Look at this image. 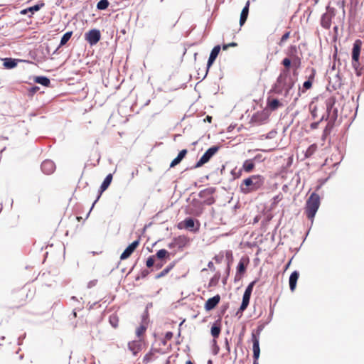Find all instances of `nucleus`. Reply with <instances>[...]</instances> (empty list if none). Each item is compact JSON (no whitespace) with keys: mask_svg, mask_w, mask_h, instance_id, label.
<instances>
[{"mask_svg":"<svg viewBox=\"0 0 364 364\" xmlns=\"http://www.w3.org/2000/svg\"><path fill=\"white\" fill-rule=\"evenodd\" d=\"M294 85V81L289 74V70H284L277 77L273 90L277 94H282L284 92V96H287Z\"/></svg>","mask_w":364,"mask_h":364,"instance_id":"f257e3e1","label":"nucleus"},{"mask_svg":"<svg viewBox=\"0 0 364 364\" xmlns=\"http://www.w3.org/2000/svg\"><path fill=\"white\" fill-rule=\"evenodd\" d=\"M264 183V176L257 174L252 175L244 179L240 185V190L244 194H248L260 189Z\"/></svg>","mask_w":364,"mask_h":364,"instance_id":"f03ea898","label":"nucleus"},{"mask_svg":"<svg viewBox=\"0 0 364 364\" xmlns=\"http://www.w3.org/2000/svg\"><path fill=\"white\" fill-rule=\"evenodd\" d=\"M320 206V197L318 194L313 193L306 200L305 213L306 217L311 221Z\"/></svg>","mask_w":364,"mask_h":364,"instance_id":"7ed1b4c3","label":"nucleus"},{"mask_svg":"<svg viewBox=\"0 0 364 364\" xmlns=\"http://www.w3.org/2000/svg\"><path fill=\"white\" fill-rule=\"evenodd\" d=\"M262 328H258L256 331L252 332V350H253V358L254 362H258V359L260 355V348H259V335L261 333Z\"/></svg>","mask_w":364,"mask_h":364,"instance_id":"20e7f679","label":"nucleus"},{"mask_svg":"<svg viewBox=\"0 0 364 364\" xmlns=\"http://www.w3.org/2000/svg\"><path fill=\"white\" fill-rule=\"evenodd\" d=\"M218 149L219 147L216 146H213L209 148L196 163V167H200L205 163L208 162L213 156H214L218 152Z\"/></svg>","mask_w":364,"mask_h":364,"instance_id":"39448f33","label":"nucleus"},{"mask_svg":"<svg viewBox=\"0 0 364 364\" xmlns=\"http://www.w3.org/2000/svg\"><path fill=\"white\" fill-rule=\"evenodd\" d=\"M362 46V41L359 39L356 40L353 44L352 50V65L357 68L359 65V56Z\"/></svg>","mask_w":364,"mask_h":364,"instance_id":"423d86ee","label":"nucleus"},{"mask_svg":"<svg viewBox=\"0 0 364 364\" xmlns=\"http://www.w3.org/2000/svg\"><path fill=\"white\" fill-rule=\"evenodd\" d=\"M101 38L100 31L97 29H92L85 34V39L87 41V43L94 46L97 44Z\"/></svg>","mask_w":364,"mask_h":364,"instance_id":"0eeeda50","label":"nucleus"},{"mask_svg":"<svg viewBox=\"0 0 364 364\" xmlns=\"http://www.w3.org/2000/svg\"><path fill=\"white\" fill-rule=\"evenodd\" d=\"M144 346V338H140L128 343V348L134 355H136L143 349Z\"/></svg>","mask_w":364,"mask_h":364,"instance_id":"6e6552de","label":"nucleus"},{"mask_svg":"<svg viewBox=\"0 0 364 364\" xmlns=\"http://www.w3.org/2000/svg\"><path fill=\"white\" fill-rule=\"evenodd\" d=\"M139 245V240H135L132 242L129 246L124 250V251L122 253L120 256L121 260H124L129 258L132 254L134 252V250Z\"/></svg>","mask_w":364,"mask_h":364,"instance_id":"1a4fd4ad","label":"nucleus"},{"mask_svg":"<svg viewBox=\"0 0 364 364\" xmlns=\"http://www.w3.org/2000/svg\"><path fill=\"white\" fill-rule=\"evenodd\" d=\"M220 301V296L219 294H217L213 297L208 299L205 304V309L206 311L213 310L219 304Z\"/></svg>","mask_w":364,"mask_h":364,"instance_id":"9d476101","label":"nucleus"},{"mask_svg":"<svg viewBox=\"0 0 364 364\" xmlns=\"http://www.w3.org/2000/svg\"><path fill=\"white\" fill-rule=\"evenodd\" d=\"M41 170L43 172H44L46 174H50L53 173V171L55 169V165L53 161L50 160H45L41 164Z\"/></svg>","mask_w":364,"mask_h":364,"instance_id":"9b49d317","label":"nucleus"},{"mask_svg":"<svg viewBox=\"0 0 364 364\" xmlns=\"http://www.w3.org/2000/svg\"><path fill=\"white\" fill-rule=\"evenodd\" d=\"M220 46L219 45L215 46L213 50L210 52L208 63H207V68L208 69L210 68V67L213 64L214 61L215 60L216 58L218 57L220 51Z\"/></svg>","mask_w":364,"mask_h":364,"instance_id":"f8f14e48","label":"nucleus"},{"mask_svg":"<svg viewBox=\"0 0 364 364\" xmlns=\"http://www.w3.org/2000/svg\"><path fill=\"white\" fill-rule=\"evenodd\" d=\"M267 107L271 111H275L278 108L284 107V105H282L277 99L268 97L267 101Z\"/></svg>","mask_w":364,"mask_h":364,"instance_id":"ddd939ff","label":"nucleus"},{"mask_svg":"<svg viewBox=\"0 0 364 364\" xmlns=\"http://www.w3.org/2000/svg\"><path fill=\"white\" fill-rule=\"evenodd\" d=\"M189 239L187 237L184 235H181L174 239V244H170L168 246L171 247H173L174 245H176L178 247H183L187 245Z\"/></svg>","mask_w":364,"mask_h":364,"instance_id":"4468645a","label":"nucleus"},{"mask_svg":"<svg viewBox=\"0 0 364 364\" xmlns=\"http://www.w3.org/2000/svg\"><path fill=\"white\" fill-rule=\"evenodd\" d=\"M195 226V222L193 218H188L185 219L183 222L180 223L178 225V228H185L189 230H192Z\"/></svg>","mask_w":364,"mask_h":364,"instance_id":"2eb2a0df","label":"nucleus"},{"mask_svg":"<svg viewBox=\"0 0 364 364\" xmlns=\"http://www.w3.org/2000/svg\"><path fill=\"white\" fill-rule=\"evenodd\" d=\"M299 277V274L297 271L293 272L289 277V288L291 291H294L296 289Z\"/></svg>","mask_w":364,"mask_h":364,"instance_id":"dca6fc26","label":"nucleus"},{"mask_svg":"<svg viewBox=\"0 0 364 364\" xmlns=\"http://www.w3.org/2000/svg\"><path fill=\"white\" fill-rule=\"evenodd\" d=\"M188 153V151L187 149H183L181 150L178 156H176V158H175L171 163L170 164V168H173L174 166H176V165H178V164H180V162L183 159V158L186 156V155Z\"/></svg>","mask_w":364,"mask_h":364,"instance_id":"f3484780","label":"nucleus"},{"mask_svg":"<svg viewBox=\"0 0 364 364\" xmlns=\"http://www.w3.org/2000/svg\"><path fill=\"white\" fill-rule=\"evenodd\" d=\"M249 7H250V1H247L246 3V5L242 10V12L240 14V26H242L245 23V21L247 18L248 14H249Z\"/></svg>","mask_w":364,"mask_h":364,"instance_id":"a211bd4d","label":"nucleus"},{"mask_svg":"<svg viewBox=\"0 0 364 364\" xmlns=\"http://www.w3.org/2000/svg\"><path fill=\"white\" fill-rule=\"evenodd\" d=\"M44 6H45V3L41 1L40 4H38L36 5H34L33 6H31L26 9L22 10L21 13L22 14H26L28 12H31V13L33 14L34 12L39 11Z\"/></svg>","mask_w":364,"mask_h":364,"instance_id":"6ab92c4d","label":"nucleus"},{"mask_svg":"<svg viewBox=\"0 0 364 364\" xmlns=\"http://www.w3.org/2000/svg\"><path fill=\"white\" fill-rule=\"evenodd\" d=\"M255 168V163L252 159H248L244 161L242 170L246 173H250Z\"/></svg>","mask_w":364,"mask_h":364,"instance_id":"aec40b11","label":"nucleus"},{"mask_svg":"<svg viewBox=\"0 0 364 364\" xmlns=\"http://www.w3.org/2000/svg\"><path fill=\"white\" fill-rule=\"evenodd\" d=\"M112 181V174H108L100 186V194L107 189Z\"/></svg>","mask_w":364,"mask_h":364,"instance_id":"412c9836","label":"nucleus"},{"mask_svg":"<svg viewBox=\"0 0 364 364\" xmlns=\"http://www.w3.org/2000/svg\"><path fill=\"white\" fill-rule=\"evenodd\" d=\"M221 331V326L220 323H215L211 327V335L214 338H217L219 337Z\"/></svg>","mask_w":364,"mask_h":364,"instance_id":"4be33fe9","label":"nucleus"},{"mask_svg":"<svg viewBox=\"0 0 364 364\" xmlns=\"http://www.w3.org/2000/svg\"><path fill=\"white\" fill-rule=\"evenodd\" d=\"M250 296H251L250 294L244 293L243 297H242V301L241 306L240 307V310L241 311H245L247 309V307L248 306L249 303H250Z\"/></svg>","mask_w":364,"mask_h":364,"instance_id":"5701e85b","label":"nucleus"},{"mask_svg":"<svg viewBox=\"0 0 364 364\" xmlns=\"http://www.w3.org/2000/svg\"><path fill=\"white\" fill-rule=\"evenodd\" d=\"M146 328L147 327L144 324H141L139 327L136 328V335L139 338V339L144 338V336L146 333Z\"/></svg>","mask_w":364,"mask_h":364,"instance_id":"b1692460","label":"nucleus"},{"mask_svg":"<svg viewBox=\"0 0 364 364\" xmlns=\"http://www.w3.org/2000/svg\"><path fill=\"white\" fill-rule=\"evenodd\" d=\"M321 26L326 29L331 27V18L327 14H325L322 16Z\"/></svg>","mask_w":364,"mask_h":364,"instance_id":"393cba45","label":"nucleus"},{"mask_svg":"<svg viewBox=\"0 0 364 364\" xmlns=\"http://www.w3.org/2000/svg\"><path fill=\"white\" fill-rule=\"evenodd\" d=\"M109 323L114 328H117L119 326V319L118 316L116 314H113L109 316Z\"/></svg>","mask_w":364,"mask_h":364,"instance_id":"a878e982","label":"nucleus"},{"mask_svg":"<svg viewBox=\"0 0 364 364\" xmlns=\"http://www.w3.org/2000/svg\"><path fill=\"white\" fill-rule=\"evenodd\" d=\"M327 112L328 113V117H330L331 120H335L337 117V110L333 109V105H327Z\"/></svg>","mask_w":364,"mask_h":364,"instance_id":"bb28decb","label":"nucleus"},{"mask_svg":"<svg viewBox=\"0 0 364 364\" xmlns=\"http://www.w3.org/2000/svg\"><path fill=\"white\" fill-rule=\"evenodd\" d=\"M72 35H73L72 31H68V32L65 33L61 38L60 46H63L65 45L67 43V42L70 39Z\"/></svg>","mask_w":364,"mask_h":364,"instance_id":"cd10ccee","label":"nucleus"},{"mask_svg":"<svg viewBox=\"0 0 364 364\" xmlns=\"http://www.w3.org/2000/svg\"><path fill=\"white\" fill-rule=\"evenodd\" d=\"M36 82L44 86H48L50 82V80L46 77H37Z\"/></svg>","mask_w":364,"mask_h":364,"instance_id":"c85d7f7f","label":"nucleus"},{"mask_svg":"<svg viewBox=\"0 0 364 364\" xmlns=\"http://www.w3.org/2000/svg\"><path fill=\"white\" fill-rule=\"evenodd\" d=\"M246 267L242 261H240L237 267V274L236 277H237L238 274H243L245 272Z\"/></svg>","mask_w":364,"mask_h":364,"instance_id":"c756f323","label":"nucleus"},{"mask_svg":"<svg viewBox=\"0 0 364 364\" xmlns=\"http://www.w3.org/2000/svg\"><path fill=\"white\" fill-rule=\"evenodd\" d=\"M16 65V60L11 58H6L4 62V66L7 68H14Z\"/></svg>","mask_w":364,"mask_h":364,"instance_id":"7c9ffc66","label":"nucleus"},{"mask_svg":"<svg viewBox=\"0 0 364 364\" xmlns=\"http://www.w3.org/2000/svg\"><path fill=\"white\" fill-rule=\"evenodd\" d=\"M109 4L108 0H100L97 4V8L100 10H105L109 6Z\"/></svg>","mask_w":364,"mask_h":364,"instance_id":"2f4dec72","label":"nucleus"},{"mask_svg":"<svg viewBox=\"0 0 364 364\" xmlns=\"http://www.w3.org/2000/svg\"><path fill=\"white\" fill-rule=\"evenodd\" d=\"M156 255L159 259H162L164 257H168L169 252L165 249H161L156 252Z\"/></svg>","mask_w":364,"mask_h":364,"instance_id":"473e14b6","label":"nucleus"},{"mask_svg":"<svg viewBox=\"0 0 364 364\" xmlns=\"http://www.w3.org/2000/svg\"><path fill=\"white\" fill-rule=\"evenodd\" d=\"M173 265H169L166 268H165L163 271H161L159 274H157L156 276V279H159L161 277H164L165 275H166L169 272L170 270L173 268Z\"/></svg>","mask_w":364,"mask_h":364,"instance_id":"72a5a7b5","label":"nucleus"},{"mask_svg":"<svg viewBox=\"0 0 364 364\" xmlns=\"http://www.w3.org/2000/svg\"><path fill=\"white\" fill-rule=\"evenodd\" d=\"M154 355V354L152 351H149V353H147L144 356V358H143L144 364H147L148 363H149L153 359Z\"/></svg>","mask_w":364,"mask_h":364,"instance_id":"f704fd0d","label":"nucleus"},{"mask_svg":"<svg viewBox=\"0 0 364 364\" xmlns=\"http://www.w3.org/2000/svg\"><path fill=\"white\" fill-rule=\"evenodd\" d=\"M283 198V196L282 193H279L277 196H275L274 198H273V201H272V208H275L277 205V203L281 201Z\"/></svg>","mask_w":364,"mask_h":364,"instance_id":"c9c22d12","label":"nucleus"},{"mask_svg":"<svg viewBox=\"0 0 364 364\" xmlns=\"http://www.w3.org/2000/svg\"><path fill=\"white\" fill-rule=\"evenodd\" d=\"M257 280H254L253 282L250 283L249 285L247 286V287L246 288L245 293L251 295L252 290H253V287H254L255 284L257 283Z\"/></svg>","mask_w":364,"mask_h":364,"instance_id":"e433bc0d","label":"nucleus"},{"mask_svg":"<svg viewBox=\"0 0 364 364\" xmlns=\"http://www.w3.org/2000/svg\"><path fill=\"white\" fill-rule=\"evenodd\" d=\"M257 280H254L253 282L250 283L249 285L247 286V287L246 288L245 293L251 295L252 290H253V287H254L255 284L257 283Z\"/></svg>","mask_w":364,"mask_h":364,"instance_id":"4c0bfd02","label":"nucleus"},{"mask_svg":"<svg viewBox=\"0 0 364 364\" xmlns=\"http://www.w3.org/2000/svg\"><path fill=\"white\" fill-rule=\"evenodd\" d=\"M291 61L289 58H285L283 59L282 64L285 67L284 70H289V67L291 65Z\"/></svg>","mask_w":364,"mask_h":364,"instance_id":"58836bf2","label":"nucleus"},{"mask_svg":"<svg viewBox=\"0 0 364 364\" xmlns=\"http://www.w3.org/2000/svg\"><path fill=\"white\" fill-rule=\"evenodd\" d=\"M154 262H155V259H154V256H150L146 262V265L147 267L150 268L151 267L154 266Z\"/></svg>","mask_w":364,"mask_h":364,"instance_id":"ea45409f","label":"nucleus"},{"mask_svg":"<svg viewBox=\"0 0 364 364\" xmlns=\"http://www.w3.org/2000/svg\"><path fill=\"white\" fill-rule=\"evenodd\" d=\"M314 77H311L309 78V80H308L307 81H305L303 84V87L304 89L306 90H309L310 89L311 87H312V81L311 80V79H313Z\"/></svg>","mask_w":364,"mask_h":364,"instance_id":"a19ab883","label":"nucleus"},{"mask_svg":"<svg viewBox=\"0 0 364 364\" xmlns=\"http://www.w3.org/2000/svg\"><path fill=\"white\" fill-rule=\"evenodd\" d=\"M289 36H290V32L289 31L286 32L281 38L279 45L282 46V43H284L289 38Z\"/></svg>","mask_w":364,"mask_h":364,"instance_id":"79ce46f5","label":"nucleus"},{"mask_svg":"<svg viewBox=\"0 0 364 364\" xmlns=\"http://www.w3.org/2000/svg\"><path fill=\"white\" fill-rule=\"evenodd\" d=\"M237 46V43H235V42H232L230 43H228V44H224L223 46V49L224 50H227L228 48L230 47H236Z\"/></svg>","mask_w":364,"mask_h":364,"instance_id":"37998d69","label":"nucleus"},{"mask_svg":"<svg viewBox=\"0 0 364 364\" xmlns=\"http://www.w3.org/2000/svg\"><path fill=\"white\" fill-rule=\"evenodd\" d=\"M293 64L296 65V68H299L301 64V59L298 56H294L293 58Z\"/></svg>","mask_w":364,"mask_h":364,"instance_id":"c03bdc74","label":"nucleus"},{"mask_svg":"<svg viewBox=\"0 0 364 364\" xmlns=\"http://www.w3.org/2000/svg\"><path fill=\"white\" fill-rule=\"evenodd\" d=\"M214 201H215L214 198H213V197H210V198H209L207 200L206 203H207L208 205H211V204H213V203H214Z\"/></svg>","mask_w":364,"mask_h":364,"instance_id":"a18cd8bd","label":"nucleus"},{"mask_svg":"<svg viewBox=\"0 0 364 364\" xmlns=\"http://www.w3.org/2000/svg\"><path fill=\"white\" fill-rule=\"evenodd\" d=\"M242 169H241V170H240V171H238V173H237V174H236V173H235L234 172H232V175H234V177H235V178H240V177L241 176V175H242Z\"/></svg>","mask_w":364,"mask_h":364,"instance_id":"49530a36","label":"nucleus"},{"mask_svg":"<svg viewBox=\"0 0 364 364\" xmlns=\"http://www.w3.org/2000/svg\"><path fill=\"white\" fill-rule=\"evenodd\" d=\"M290 50H291V52L296 53V47L295 46H291L290 47Z\"/></svg>","mask_w":364,"mask_h":364,"instance_id":"de8ad7c7","label":"nucleus"},{"mask_svg":"<svg viewBox=\"0 0 364 364\" xmlns=\"http://www.w3.org/2000/svg\"><path fill=\"white\" fill-rule=\"evenodd\" d=\"M162 266H163V264H162V263H157V264H156V266H155V267H156V268L157 269H161V268L162 267Z\"/></svg>","mask_w":364,"mask_h":364,"instance_id":"09e8293b","label":"nucleus"},{"mask_svg":"<svg viewBox=\"0 0 364 364\" xmlns=\"http://www.w3.org/2000/svg\"><path fill=\"white\" fill-rule=\"evenodd\" d=\"M207 192H208V191H206V190H205V191H200V192L199 196H200V197H202V196H204Z\"/></svg>","mask_w":364,"mask_h":364,"instance_id":"8fccbe9b","label":"nucleus"},{"mask_svg":"<svg viewBox=\"0 0 364 364\" xmlns=\"http://www.w3.org/2000/svg\"><path fill=\"white\" fill-rule=\"evenodd\" d=\"M316 147V144H312L311 146H309V149L307 151V152H309L311 149H314Z\"/></svg>","mask_w":364,"mask_h":364,"instance_id":"3c124183","label":"nucleus"},{"mask_svg":"<svg viewBox=\"0 0 364 364\" xmlns=\"http://www.w3.org/2000/svg\"><path fill=\"white\" fill-rule=\"evenodd\" d=\"M211 119H212V117H210V116H207V117H206V120H207L208 122H211Z\"/></svg>","mask_w":364,"mask_h":364,"instance_id":"603ef678","label":"nucleus"},{"mask_svg":"<svg viewBox=\"0 0 364 364\" xmlns=\"http://www.w3.org/2000/svg\"><path fill=\"white\" fill-rule=\"evenodd\" d=\"M171 336H172V333H166V337H167V338H171Z\"/></svg>","mask_w":364,"mask_h":364,"instance_id":"864d4df0","label":"nucleus"},{"mask_svg":"<svg viewBox=\"0 0 364 364\" xmlns=\"http://www.w3.org/2000/svg\"><path fill=\"white\" fill-rule=\"evenodd\" d=\"M38 90V87H33V92H36V90Z\"/></svg>","mask_w":364,"mask_h":364,"instance_id":"5fc2aeb1","label":"nucleus"},{"mask_svg":"<svg viewBox=\"0 0 364 364\" xmlns=\"http://www.w3.org/2000/svg\"><path fill=\"white\" fill-rule=\"evenodd\" d=\"M186 364H193V363L191 360H188Z\"/></svg>","mask_w":364,"mask_h":364,"instance_id":"6e6d98bb","label":"nucleus"},{"mask_svg":"<svg viewBox=\"0 0 364 364\" xmlns=\"http://www.w3.org/2000/svg\"><path fill=\"white\" fill-rule=\"evenodd\" d=\"M328 118H329V121H330V122H328V124H330V123H331V122H333L334 120H331L330 117H328Z\"/></svg>","mask_w":364,"mask_h":364,"instance_id":"4d7b16f0","label":"nucleus"},{"mask_svg":"<svg viewBox=\"0 0 364 364\" xmlns=\"http://www.w3.org/2000/svg\"><path fill=\"white\" fill-rule=\"evenodd\" d=\"M253 364H259V363L255 361V362H253Z\"/></svg>","mask_w":364,"mask_h":364,"instance_id":"13d9d810","label":"nucleus"}]
</instances>
